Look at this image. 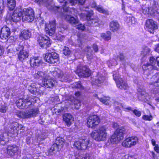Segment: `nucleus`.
<instances>
[{
    "label": "nucleus",
    "mask_w": 159,
    "mask_h": 159,
    "mask_svg": "<svg viewBox=\"0 0 159 159\" xmlns=\"http://www.w3.org/2000/svg\"><path fill=\"white\" fill-rule=\"evenodd\" d=\"M107 128L106 126H101L92 132L91 137L97 141H104L107 136Z\"/></svg>",
    "instance_id": "1"
},
{
    "label": "nucleus",
    "mask_w": 159,
    "mask_h": 159,
    "mask_svg": "<svg viewBox=\"0 0 159 159\" xmlns=\"http://www.w3.org/2000/svg\"><path fill=\"white\" fill-rule=\"evenodd\" d=\"M125 133V129L124 127H120L118 128L111 137L108 142L112 144L118 143L123 139L124 135Z\"/></svg>",
    "instance_id": "2"
},
{
    "label": "nucleus",
    "mask_w": 159,
    "mask_h": 159,
    "mask_svg": "<svg viewBox=\"0 0 159 159\" xmlns=\"http://www.w3.org/2000/svg\"><path fill=\"white\" fill-rule=\"evenodd\" d=\"M38 108L30 109L26 111H17L16 115L20 118L23 119L29 118L34 116L39 113Z\"/></svg>",
    "instance_id": "3"
},
{
    "label": "nucleus",
    "mask_w": 159,
    "mask_h": 159,
    "mask_svg": "<svg viewBox=\"0 0 159 159\" xmlns=\"http://www.w3.org/2000/svg\"><path fill=\"white\" fill-rule=\"evenodd\" d=\"M74 145L78 149L85 150L90 146L89 140L87 137H84L75 142Z\"/></svg>",
    "instance_id": "4"
},
{
    "label": "nucleus",
    "mask_w": 159,
    "mask_h": 159,
    "mask_svg": "<svg viewBox=\"0 0 159 159\" xmlns=\"http://www.w3.org/2000/svg\"><path fill=\"white\" fill-rule=\"evenodd\" d=\"M150 63H148L146 64L143 65L142 68L143 70H152L153 69H156L157 66H158L159 62V57L156 58L151 57L150 58Z\"/></svg>",
    "instance_id": "5"
},
{
    "label": "nucleus",
    "mask_w": 159,
    "mask_h": 159,
    "mask_svg": "<svg viewBox=\"0 0 159 159\" xmlns=\"http://www.w3.org/2000/svg\"><path fill=\"white\" fill-rule=\"evenodd\" d=\"M64 11L65 12L63 14V17L66 20L72 25L76 26V25L79 24V20L71 16L72 13L70 9H66L65 7H64Z\"/></svg>",
    "instance_id": "6"
},
{
    "label": "nucleus",
    "mask_w": 159,
    "mask_h": 159,
    "mask_svg": "<svg viewBox=\"0 0 159 159\" xmlns=\"http://www.w3.org/2000/svg\"><path fill=\"white\" fill-rule=\"evenodd\" d=\"M33 99L31 97H29L26 99L20 98L17 100L16 104L18 108L21 109L27 108L32 104Z\"/></svg>",
    "instance_id": "7"
},
{
    "label": "nucleus",
    "mask_w": 159,
    "mask_h": 159,
    "mask_svg": "<svg viewBox=\"0 0 159 159\" xmlns=\"http://www.w3.org/2000/svg\"><path fill=\"white\" fill-rule=\"evenodd\" d=\"M44 58L46 61L50 64L58 62L59 60L58 55L54 52L46 53L45 54Z\"/></svg>",
    "instance_id": "8"
},
{
    "label": "nucleus",
    "mask_w": 159,
    "mask_h": 159,
    "mask_svg": "<svg viewBox=\"0 0 159 159\" xmlns=\"http://www.w3.org/2000/svg\"><path fill=\"white\" fill-rule=\"evenodd\" d=\"M113 79L115 80L117 86L121 89H127L128 88L127 84L124 81L122 78L120 77L118 73H113Z\"/></svg>",
    "instance_id": "9"
},
{
    "label": "nucleus",
    "mask_w": 159,
    "mask_h": 159,
    "mask_svg": "<svg viewBox=\"0 0 159 159\" xmlns=\"http://www.w3.org/2000/svg\"><path fill=\"white\" fill-rule=\"evenodd\" d=\"M22 19L24 21L31 22L34 19V11L32 9H25L22 14Z\"/></svg>",
    "instance_id": "10"
},
{
    "label": "nucleus",
    "mask_w": 159,
    "mask_h": 159,
    "mask_svg": "<svg viewBox=\"0 0 159 159\" xmlns=\"http://www.w3.org/2000/svg\"><path fill=\"white\" fill-rule=\"evenodd\" d=\"M100 122L98 116L96 115H93L89 116L87 119V124L89 128H93L98 125Z\"/></svg>",
    "instance_id": "11"
},
{
    "label": "nucleus",
    "mask_w": 159,
    "mask_h": 159,
    "mask_svg": "<svg viewBox=\"0 0 159 159\" xmlns=\"http://www.w3.org/2000/svg\"><path fill=\"white\" fill-rule=\"evenodd\" d=\"M145 25L148 31L151 33H153L158 28L157 23L152 19L147 20Z\"/></svg>",
    "instance_id": "12"
},
{
    "label": "nucleus",
    "mask_w": 159,
    "mask_h": 159,
    "mask_svg": "<svg viewBox=\"0 0 159 159\" xmlns=\"http://www.w3.org/2000/svg\"><path fill=\"white\" fill-rule=\"evenodd\" d=\"M38 42L40 46L43 48H47L50 45V42L48 37L39 35L38 38Z\"/></svg>",
    "instance_id": "13"
},
{
    "label": "nucleus",
    "mask_w": 159,
    "mask_h": 159,
    "mask_svg": "<svg viewBox=\"0 0 159 159\" xmlns=\"http://www.w3.org/2000/svg\"><path fill=\"white\" fill-rule=\"evenodd\" d=\"M75 72L80 77H87L90 74L89 69L85 66L77 68Z\"/></svg>",
    "instance_id": "14"
},
{
    "label": "nucleus",
    "mask_w": 159,
    "mask_h": 159,
    "mask_svg": "<svg viewBox=\"0 0 159 159\" xmlns=\"http://www.w3.org/2000/svg\"><path fill=\"white\" fill-rule=\"evenodd\" d=\"M42 83L43 84L45 87L52 88L55 86L57 82L54 79L47 76L45 79L43 80Z\"/></svg>",
    "instance_id": "15"
},
{
    "label": "nucleus",
    "mask_w": 159,
    "mask_h": 159,
    "mask_svg": "<svg viewBox=\"0 0 159 159\" xmlns=\"http://www.w3.org/2000/svg\"><path fill=\"white\" fill-rule=\"evenodd\" d=\"M45 30L46 33L50 36H52L55 33L56 30V21H50L48 24L46 25Z\"/></svg>",
    "instance_id": "16"
},
{
    "label": "nucleus",
    "mask_w": 159,
    "mask_h": 159,
    "mask_svg": "<svg viewBox=\"0 0 159 159\" xmlns=\"http://www.w3.org/2000/svg\"><path fill=\"white\" fill-rule=\"evenodd\" d=\"M9 15L8 19L10 20L13 22H16L20 20L22 13L19 11L15 10L12 14Z\"/></svg>",
    "instance_id": "17"
},
{
    "label": "nucleus",
    "mask_w": 159,
    "mask_h": 159,
    "mask_svg": "<svg viewBox=\"0 0 159 159\" xmlns=\"http://www.w3.org/2000/svg\"><path fill=\"white\" fill-rule=\"evenodd\" d=\"M25 129V127L21 125H20L17 122L13 123L11 125L9 132L11 133L17 134L19 130H21L20 132H23Z\"/></svg>",
    "instance_id": "18"
},
{
    "label": "nucleus",
    "mask_w": 159,
    "mask_h": 159,
    "mask_svg": "<svg viewBox=\"0 0 159 159\" xmlns=\"http://www.w3.org/2000/svg\"><path fill=\"white\" fill-rule=\"evenodd\" d=\"M20 152L19 147L16 145H11L7 148V153L9 155L13 156Z\"/></svg>",
    "instance_id": "19"
},
{
    "label": "nucleus",
    "mask_w": 159,
    "mask_h": 159,
    "mask_svg": "<svg viewBox=\"0 0 159 159\" xmlns=\"http://www.w3.org/2000/svg\"><path fill=\"white\" fill-rule=\"evenodd\" d=\"M10 34L11 31L9 28L5 25L1 29L0 37L2 39H6L9 36Z\"/></svg>",
    "instance_id": "20"
},
{
    "label": "nucleus",
    "mask_w": 159,
    "mask_h": 159,
    "mask_svg": "<svg viewBox=\"0 0 159 159\" xmlns=\"http://www.w3.org/2000/svg\"><path fill=\"white\" fill-rule=\"evenodd\" d=\"M53 76H57L59 78L61 81L65 82L68 81V77L66 75H63V72L59 69L53 71Z\"/></svg>",
    "instance_id": "21"
},
{
    "label": "nucleus",
    "mask_w": 159,
    "mask_h": 159,
    "mask_svg": "<svg viewBox=\"0 0 159 159\" xmlns=\"http://www.w3.org/2000/svg\"><path fill=\"white\" fill-rule=\"evenodd\" d=\"M30 66L31 67H35L39 66L42 63L41 58L39 57H35L30 58Z\"/></svg>",
    "instance_id": "22"
},
{
    "label": "nucleus",
    "mask_w": 159,
    "mask_h": 159,
    "mask_svg": "<svg viewBox=\"0 0 159 159\" xmlns=\"http://www.w3.org/2000/svg\"><path fill=\"white\" fill-rule=\"evenodd\" d=\"M65 140L62 138L57 137L55 143L53 144V147H57L60 150H61L65 143Z\"/></svg>",
    "instance_id": "23"
},
{
    "label": "nucleus",
    "mask_w": 159,
    "mask_h": 159,
    "mask_svg": "<svg viewBox=\"0 0 159 159\" xmlns=\"http://www.w3.org/2000/svg\"><path fill=\"white\" fill-rule=\"evenodd\" d=\"M63 120L66 123V125L69 126L74 120L72 116L69 113H65L63 115Z\"/></svg>",
    "instance_id": "24"
},
{
    "label": "nucleus",
    "mask_w": 159,
    "mask_h": 159,
    "mask_svg": "<svg viewBox=\"0 0 159 159\" xmlns=\"http://www.w3.org/2000/svg\"><path fill=\"white\" fill-rule=\"evenodd\" d=\"M37 85L34 84H31L29 87V90L31 93L34 94H41L43 93V90L42 89V88H41V89H37L36 88Z\"/></svg>",
    "instance_id": "25"
},
{
    "label": "nucleus",
    "mask_w": 159,
    "mask_h": 159,
    "mask_svg": "<svg viewBox=\"0 0 159 159\" xmlns=\"http://www.w3.org/2000/svg\"><path fill=\"white\" fill-rule=\"evenodd\" d=\"M142 12L145 15H153L155 13L156 10H152L148 6L144 5L143 6Z\"/></svg>",
    "instance_id": "26"
},
{
    "label": "nucleus",
    "mask_w": 159,
    "mask_h": 159,
    "mask_svg": "<svg viewBox=\"0 0 159 159\" xmlns=\"http://www.w3.org/2000/svg\"><path fill=\"white\" fill-rule=\"evenodd\" d=\"M151 82L150 84L154 85V86H159V73H156L151 78Z\"/></svg>",
    "instance_id": "27"
},
{
    "label": "nucleus",
    "mask_w": 159,
    "mask_h": 159,
    "mask_svg": "<svg viewBox=\"0 0 159 159\" xmlns=\"http://www.w3.org/2000/svg\"><path fill=\"white\" fill-rule=\"evenodd\" d=\"M138 91L139 96H141L143 100H146L147 101L150 99V97L148 94L146 92L144 89L139 88L138 89Z\"/></svg>",
    "instance_id": "28"
},
{
    "label": "nucleus",
    "mask_w": 159,
    "mask_h": 159,
    "mask_svg": "<svg viewBox=\"0 0 159 159\" xmlns=\"http://www.w3.org/2000/svg\"><path fill=\"white\" fill-rule=\"evenodd\" d=\"M29 56V53L25 50L19 52L18 54V59L21 61H23L25 60L26 58H27Z\"/></svg>",
    "instance_id": "29"
},
{
    "label": "nucleus",
    "mask_w": 159,
    "mask_h": 159,
    "mask_svg": "<svg viewBox=\"0 0 159 159\" xmlns=\"http://www.w3.org/2000/svg\"><path fill=\"white\" fill-rule=\"evenodd\" d=\"M7 7L9 11H12L14 9L16 6L15 0H7Z\"/></svg>",
    "instance_id": "30"
},
{
    "label": "nucleus",
    "mask_w": 159,
    "mask_h": 159,
    "mask_svg": "<svg viewBox=\"0 0 159 159\" xmlns=\"http://www.w3.org/2000/svg\"><path fill=\"white\" fill-rule=\"evenodd\" d=\"M31 36V33L28 30H24L21 32L20 37L25 39H27L30 37Z\"/></svg>",
    "instance_id": "31"
},
{
    "label": "nucleus",
    "mask_w": 159,
    "mask_h": 159,
    "mask_svg": "<svg viewBox=\"0 0 159 159\" xmlns=\"http://www.w3.org/2000/svg\"><path fill=\"white\" fill-rule=\"evenodd\" d=\"M110 30L113 32L116 31L119 29L120 25L116 21H112L110 24Z\"/></svg>",
    "instance_id": "32"
},
{
    "label": "nucleus",
    "mask_w": 159,
    "mask_h": 159,
    "mask_svg": "<svg viewBox=\"0 0 159 159\" xmlns=\"http://www.w3.org/2000/svg\"><path fill=\"white\" fill-rule=\"evenodd\" d=\"M47 77L46 74L42 71H38L34 75V78L43 80Z\"/></svg>",
    "instance_id": "33"
},
{
    "label": "nucleus",
    "mask_w": 159,
    "mask_h": 159,
    "mask_svg": "<svg viewBox=\"0 0 159 159\" xmlns=\"http://www.w3.org/2000/svg\"><path fill=\"white\" fill-rule=\"evenodd\" d=\"M7 135L6 133H3L0 135V143L2 145H5L8 141Z\"/></svg>",
    "instance_id": "34"
},
{
    "label": "nucleus",
    "mask_w": 159,
    "mask_h": 159,
    "mask_svg": "<svg viewBox=\"0 0 159 159\" xmlns=\"http://www.w3.org/2000/svg\"><path fill=\"white\" fill-rule=\"evenodd\" d=\"M99 19L98 18L88 20V24L89 25L96 26L98 25Z\"/></svg>",
    "instance_id": "35"
},
{
    "label": "nucleus",
    "mask_w": 159,
    "mask_h": 159,
    "mask_svg": "<svg viewBox=\"0 0 159 159\" xmlns=\"http://www.w3.org/2000/svg\"><path fill=\"white\" fill-rule=\"evenodd\" d=\"M151 50L149 48L146 46L143 48V50L141 52V54L143 57H145L150 54Z\"/></svg>",
    "instance_id": "36"
},
{
    "label": "nucleus",
    "mask_w": 159,
    "mask_h": 159,
    "mask_svg": "<svg viewBox=\"0 0 159 159\" xmlns=\"http://www.w3.org/2000/svg\"><path fill=\"white\" fill-rule=\"evenodd\" d=\"M129 139L128 140V141H130L131 147L135 145L138 142V139L137 137L132 136L129 137Z\"/></svg>",
    "instance_id": "37"
},
{
    "label": "nucleus",
    "mask_w": 159,
    "mask_h": 159,
    "mask_svg": "<svg viewBox=\"0 0 159 159\" xmlns=\"http://www.w3.org/2000/svg\"><path fill=\"white\" fill-rule=\"evenodd\" d=\"M101 37L106 41H108L111 38V33L109 31H107L106 34L102 33L101 34Z\"/></svg>",
    "instance_id": "38"
},
{
    "label": "nucleus",
    "mask_w": 159,
    "mask_h": 159,
    "mask_svg": "<svg viewBox=\"0 0 159 159\" xmlns=\"http://www.w3.org/2000/svg\"><path fill=\"white\" fill-rule=\"evenodd\" d=\"M84 50L87 52V58L88 60H91L92 58V51L91 49V48L89 47H87L85 48Z\"/></svg>",
    "instance_id": "39"
},
{
    "label": "nucleus",
    "mask_w": 159,
    "mask_h": 159,
    "mask_svg": "<svg viewBox=\"0 0 159 159\" xmlns=\"http://www.w3.org/2000/svg\"><path fill=\"white\" fill-rule=\"evenodd\" d=\"M96 10L99 12L106 15H108L109 13L107 10L104 9L102 6L98 5L96 7Z\"/></svg>",
    "instance_id": "40"
},
{
    "label": "nucleus",
    "mask_w": 159,
    "mask_h": 159,
    "mask_svg": "<svg viewBox=\"0 0 159 159\" xmlns=\"http://www.w3.org/2000/svg\"><path fill=\"white\" fill-rule=\"evenodd\" d=\"M48 136V134L46 131L44 130L43 131L41 132L39 134L37 138V139L38 140L39 139L40 140H42L47 138Z\"/></svg>",
    "instance_id": "41"
},
{
    "label": "nucleus",
    "mask_w": 159,
    "mask_h": 159,
    "mask_svg": "<svg viewBox=\"0 0 159 159\" xmlns=\"http://www.w3.org/2000/svg\"><path fill=\"white\" fill-rule=\"evenodd\" d=\"M66 109V108L62 107L60 104H58L57 106H55L54 107V110L56 112L59 113L62 111H65V110Z\"/></svg>",
    "instance_id": "42"
},
{
    "label": "nucleus",
    "mask_w": 159,
    "mask_h": 159,
    "mask_svg": "<svg viewBox=\"0 0 159 159\" xmlns=\"http://www.w3.org/2000/svg\"><path fill=\"white\" fill-rule=\"evenodd\" d=\"M100 102L106 105H109V101L110 100V98L108 97H104L102 98H99L97 97Z\"/></svg>",
    "instance_id": "43"
},
{
    "label": "nucleus",
    "mask_w": 159,
    "mask_h": 159,
    "mask_svg": "<svg viewBox=\"0 0 159 159\" xmlns=\"http://www.w3.org/2000/svg\"><path fill=\"white\" fill-rule=\"evenodd\" d=\"M58 151H59V150L57 148V147H53V144L50 149L48 151V155L51 156Z\"/></svg>",
    "instance_id": "44"
},
{
    "label": "nucleus",
    "mask_w": 159,
    "mask_h": 159,
    "mask_svg": "<svg viewBox=\"0 0 159 159\" xmlns=\"http://www.w3.org/2000/svg\"><path fill=\"white\" fill-rule=\"evenodd\" d=\"M62 52L64 55L67 57L69 56L71 52L70 49L68 47L65 46L63 49Z\"/></svg>",
    "instance_id": "45"
},
{
    "label": "nucleus",
    "mask_w": 159,
    "mask_h": 159,
    "mask_svg": "<svg viewBox=\"0 0 159 159\" xmlns=\"http://www.w3.org/2000/svg\"><path fill=\"white\" fill-rule=\"evenodd\" d=\"M105 80V78L103 76H99L97 79L95 80L94 83L95 84H98L102 83Z\"/></svg>",
    "instance_id": "46"
},
{
    "label": "nucleus",
    "mask_w": 159,
    "mask_h": 159,
    "mask_svg": "<svg viewBox=\"0 0 159 159\" xmlns=\"http://www.w3.org/2000/svg\"><path fill=\"white\" fill-rule=\"evenodd\" d=\"M129 139V138L126 139L122 143L123 146L127 148H130L131 147V143L130 141H128V139Z\"/></svg>",
    "instance_id": "47"
},
{
    "label": "nucleus",
    "mask_w": 159,
    "mask_h": 159,
    "mask_svg": "<svg viewBox=\"0 0 159 159\" xmlns=\"http://www.w3.org/2000/svg\"><path fill=\"white\" fill-rule=\"evenodd\" d=\"M142 118L145 120L151 121L152 119V116L151 114L149 115H144L142 116Z\"/></svg>",
    "instance_id": "48"
},
{
    "label": "nucleus",
    "mask_w": 159,
    "mask_h": 159,
    "mask_svg": "<svg viewBox=\"0 0 159 159\" xmlns=\"http://www.w3.org/2000/svg\"><path fill=\"white\" fill-rule=\"evenodd\" d=\"M75 27H76L77 29L81 30L82 31L84 30L85 29V26L82 24H79H79L77 25Z\"/></svg>",
    "instance_id": "49"
},
{
    "label": "nucleus",
    "mask_w": 159,
    "mask_h": 159,
    "mask_svg": "<svg viewBox=\"0 0 159 159\" xmlns=\"http://www.w3.org/2000/svg\"><path fill=\"white\" fill-rule=\"evenodd\" d=\"M7 109V107L5 105H2L0 107V112L2 113L5 112Z\"/></svg>",
    "instance_id": "50"
},
{
    "label": "nucleus",
    "mask_w": 159,
    "mask_h": 159,
    "mask_svg": "<svg viewBox=\"0 0 159 159\" xmlns=\"http://www.w3.org/2000/svg\"><path fill=\"white\" fill-rule=\"evenodd\" d=\"M75 87L77 88L80 89H82L83 88L82 85L80 84V82H79L75 83Z\"/></svg>",
    "instance_id": "51"
},
{
    "label": "nucleus",
    "mask_w": 159,
    "mask_h": 159,
    "mask_svg": "<svg viewBox=\"0 0 159 159\" xmlns=\"http://www.w3.org/2000/svg\"><path fill=\"white\" fill-rule=\"evenodd\" d=\"M129 23L131 24H135V19L134 17H129L128 18Z\"/></svg>",
    "instance_id": "52"
},
{
    "label": "nucleus",
    "mask_w": 159,
    "mask_h": 159,
    "mask_svg": "<svg viewBox=\"0 0 159 159\" xmlns=\"http://www.w3.org/2000/svg\"><path fill=\"white\" fill-rule=\"evenodd\" d=\"M133 112L135 115L138 117H139L141 115V112L139 111H138L136 110H134L133 111Z\"/></svg>",
    "instance_id": "53"
},
{
    "label": "nucleus",
    "mask_w": 159,
    "mask_h": 159,
    "mask_svg": "<svg viewBox=\"0 0 159 159\" xmlns=\"http://www.w3.org/2000/svg\"><path fill=\"white\" fill-rule=\"evenodd\" d=\"M78 2V0H70L69 2L72 5H75Z\"/></svg>",
    "instance_id": "54"
},
{
    "label": "nucleus",
    "mask_w": 159,
    "mask_h": 159,
    "mask_svg": "<svg viewBox=\"0 0 159 159\" xmlns=\"http://www.w3.org/2000/svg\"><path fill=\"white\" fill-rule=\"evenodd\" d=\"M23 49L24 47L22 46L19 45L18 47H17L16 50L17 51H19V52H20L24 51Z\"/></svg>",
    "instance_id": "55"
},
{
    "label": "nucleus",
    "mask_w": 159,
    "mask_h": 159,
    "mask_svg": "<svg viewBox=\"0 0 159 159\" xmlns=\"http://www.w3.org/2000/svg\"><path fill=\"white\" fill-rule=\"evenodd\" d=\"M86 15V17L88 18H89L90 19V17L93 15V11L89 12L85 14Z\"/></svg>",
    "instance_id": "56"
},
{
    "label": "nucleus",
    "mask_w": 159,
    "mask_h": 159,
    "mask_svg": "<svg viewBox=\"0 0 159 159\" xmlns=\"http://www.w3.org/2000/svg\"><path fill=\"white\" fill-rule=\"evenodd\" d=\"M65 0H58V1L60 2V3H61V2H65V5H63V9H64V7H65V8L66 9H69L70 8H67L66 7V4H67V2L66 1H65Z\"/></svg>",
    "instance_id": "57"
},
{
    "label": "nucleus",
    "mask_w": 159,
    "mask_h": 159,
    "mask_svg": "<svg viewBox=\"0 0 159 159\" xmlns=\"http://www.w3.org/2000/svg\"><path fill=\"white\" fill-rule=\"evenodd\" d=\"M93 48L95 52H97L98 51V46L96 44H93Z\"/></svg>",
    "instance_id": "58"
},
{
    "label": "nucleus",
    "mask_w": 159,
    "mask_h": 159,
    "mask_svg": "<svg viewBox=\"0 0 159 159\" xmlns=\"http://www.w3.org/2000/svg\"><path fill=\"white\" fill-rule=\"evenodd\" d=\"M119 57L120 59V60L121 61L124 60L125 59L124 56L123 54L122 53H120Z\"/></svg>",
    "instance_id": "59"
},
{
    "label": "nucleus",
    "mask_w": 159,
    "mask_h": 159,
    "mask_svg": "<svg viewBox=\"0 0 159 159\" xmlns=\"http://www.w3.org/2000/svg\"><path fill=\"white\" fill-rule=\"evenodd\" d=\"M76 159H90V158L88 155H86L85 157H80L78 158H76Z\"/></svg>",
    "instance_id": "60"
},
{
    "label": "nucleus",
    "mask_w": 159,
    "mask_h": 159,
    "mask_svg": "<svg viewBox=\"0 0 159 159\" xmlns=\"http://www.w3.org/2000/svg\"><path fill=\"white\" fill-rule=\"evenodd\" d=\"M154 150L157 153L159 152V148L158 145H156L154 147Z\"/></svg>",
    "instance_id": "61"
},
{
    "label": "nucleus",
    "mask_w": 159,
    "mask_h": 159,
    "mask_svg": "<svg viewBox=\"0 0 159 159\" xmlns=\"http://www.w3.org/2000/svg\"><path fill=\"white\" fill-rule=\"evenodd\" d=\"M91 6L92 7L94 8L96 10V7H97V4L94 1L91 4Z\"/></svg>",
    "instance_id": "62"
},
{
    "label": "nucleus",
    "mask_w": 159,
    "mask_h": 159,
    "mask_svg": "<svg viewBox=\"0 0 159 159\" xmlns=\"http://www.w3.org/2000/svg\"><path fill=\"white\" fill-rule=\"evenodd\" d=\"M85 0H78V2L80 5H83L85 3Z\"/></svg>",
    "instance_id": "63"
},
{
    "label": "nucleus",
    "mask_w": 159,
    "mask_h": 159,
    "mask_svg": "<svg viewBox=\"0 0 159 159\" xmlns=\"http://www.w3.org/2000/svg\"><path fill=\"white\" fill-rule=\"evenodd\" d=\"M4 52V50L2 46L0 45V56L2 55Z\"/></svg>",
    "instance_id": "64"
}]
</instances>
